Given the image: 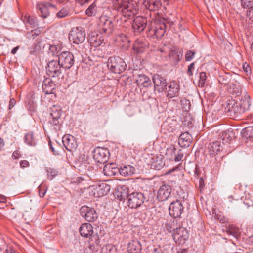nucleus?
<instances>
[{
	"instance_id": "obj_35",
	"label": "nucleus",
	"mask_w": 253,
	"mask_h": 253,
	"mask_svg": "<svg viewBox=\"0 0 253 253\" xmlns=\"http://www.w3.org/2000/svg\"><path fill=\"white\" fill-rule=\"evenodd\" d=\"M226 232L228 234L233 236L235 238H238L240 235L239 228L233 225H229L227 228Z\"/></svg>"
},
{
	"instance_id": "obj_8",
	"label": "nucleus",
	"mask_w": 253,
	"mask_h": 253,
	"mask_svg": "<svg viewBox=\"0 0 253 253\" xmlns=\"http://www.w3.org/2000/svg\"><path fill=\"white\" fill-rule=\"evenodd\" d=\"M184 120L182 119V121ZM183 124L180 126L176 120H172L170 121H167L162 125V131L166 134L175 131L176 133L182 132Z\"/></svg>"
},
{
	"instance_id": "obj_14",
	"label": "nucleus",
	"mask_w": 253,
	"mask_h": 253,
	"mask_svg": "<svg viewBox=\"0 0 253 253\" xmlns=\"http://www.w3.org/2000/svg\"><path fill=\"white\" fill-rule=\"evenodd\" d=\"M81 215L88 222H93L98 218L96 211L86 206H82L80 210Z\"/></svg>"
},
{
	"instance_id": "obj_15",
	"label": "nucleus",
	"mask_w": 253,
	"mask_h": 253,
	"mask_svg": "<svg viewBox=\"0 0 253 253\" xmlns=\"http://www.w3.org/2000/svg\"><path fill=\"white\" fill-rule=\"evenodd\" d=\"M153 82L154 88L159 92L163 91L167 89V82L166 79L159 74H155L153 77Z\"/></svg>"
},
{
	"instance_id": "obj_30",
	"label": "nucleus",
	"mask_w": 253,
	"mask_h": 253,
	"mask_svg": "<svg viewBox=\"0 0 253 253\" xmlns=\"http://www.w3.org/2000/svg\"><path fill=\"white\" fill-rule=\"evenodd\" d=\"M136 82L138 85L147 87L151 84V81L150 79L145 75H138Z\"/></svg>"
},
{
	"instance_id": "obj_59",
	"label": "nucleus",
	"mask_w": 253,
	"mask_h": 253,
	"mask_svg": "<svg viewBox=\"0 0 253 253\" xmlns=\"http://www.w3.org/2000/svg\"><path fill=\"white\" fill-rule=\"evenodd\" d=\"M12 157L14 159H18L21 157V154L19 151H15L12 154Z\"/></svg>"
},
{
	"instance_id": "obj_50",
	"label": "nucleus",
	"mask_w": 253,
	"mask_h": 253,
	"mask_svg": "<svg viewBox=\"0 0 253 253\" xmlns=\"http://www.w3.org/2000/svg\"><path fill=\"white\" fill-rule=\"evenodd\" d=\"M50 115L54 120V122L57 121L59 118H60L61 116L60 112H51L50 113ZM57 123L54 122V124H57Z\"/></svg>"
},
{
	"instance_id": "obj_54",
	"label": "nucleus",
	"mask_w": 253,
	"mask_h": 253,
	"mask_svg": "<svg viewBox=\"0 0 253 253\" xmlns=\"http://www.w3.org/2000/svg\"><path fill=\"white\" fill-rule=\"evenodd\" d=\"M195 63L194 62L191 63L188 67L187 74L191 76L193 75V71L194 70Z\"/></svg>"
},
{
	"instance_id": "obj_20",
	"label": "nucleus",
	"mask_w": 253,
	"mask_h": 253,
	"mask_svg": "<svg viewBox=\"0 0 253 253\" xmlns=\"http://www.w3.org/2000/svg\"><path fill=\"white\" fill-rule=\"evenodd\" d=\"M55 82L49 78L45 79L42 85L43 91L47 94H53L56 86Z\"/></svg>"
},
{
	"instance_id": "obj_9",
	"label": "nucleus",
	"mask_w": 253,
	"mask_h": 253,
	"mask_svg": "<svg viewBox=\"0 0 253 253\" xmlns=\"http://www.w3.org/2000/svg\"><path fill=\"white\" fill-rule=\"evenodd\" d=\"M58 61L62 68L69 69L74 63V57L71 52L64 51L58 55Z\"/></svg>"
},
{
	"instance_id": "obj_61",
	"label": "nucleus",
	"mask_w": 253,
	"mask_h": 253,
	"mask_svg": "<svg viewBox=\"0 0 253 253\" xmlns=\"http://www.w3.org/2000/svg\"><path fill=\"white\" fill-rule=\"evenodd\" d=\"M77 2L80 4L81 5L88 2L89 0H77Z\"/></svg>"
},
{
	"instance_id": "obj_21",
	"label": "nucleus",
	"mask_w": 253,
	"mask_h": 253,
	"mask_svg": "<svg viewBox=\"0 0 253 253\" xmlns=\"http://www.w3.org/2000/svg\"><path fill=\"white\" fill-rule=\"evenodd\" d=\"M166 89L168 92L167 96L171 98L178 95L180 86L176 82L172 81L169 83Z\"/></svg>"
},
{
	"instance_id": "obj_31",
	"label": "nucleus",
	"mask_w": 253,
	"mask_h": 253,
	"mask_svg": "<svg viewBox=\"0 0 253 253\" xmlns=\"http://www.w3.org/2000/svg\"><path fill=\"white\" fill-rule=\"evenodd\" d=\"M234 137L233 130L231 128L228 129L220 134V138L223 144L228 143Z\"/></svg>"
},
{
	"instance_id": "obj_28",
	"label": "nucleus",
	"mask_w": 253,
	"mask_h": 253,
	"mask_svg": "<svg viewBox=\"0 0 253 253\" xmlns=\"http://www.w3.org/2000/svg\"><path fill=\"white\" fill-rule=\"evenodd\" d=\"M127 251L128 253H139L141 251V245L139 241L132 240L127 244Z\"/></svg>"
},
{
	"instance_id": "obj_57",
	"label": "nucleus",
	"mask_w": 253,
	"mask_h": 253,
	"mask_svg": "<svg viewBox=\"0 0 253 253\" xmlns=\"http://www.w3.org/2000/svg\"><path fill=\"white\" fill-rule=\"evenodd\" d=\"M182 166L180 164L176 166V167L172 168L171 169H169V171L168 172V173H171L173 172V171H180L181 169Z\"/></svg>"
},
{
	"instance_id": "obj_64",
	"label": "nucleus",
	"mask_w": 253,
	"mask_h": 253,
	"mask_svg": "<svg viewBox=\"0 0 253 253\" xmlns=\"http://www.w3.org/2000/svg\"><path fill=\"white\" fill-rule=\"evenodd\" d=\"M80 253H89L88 250L86 248H84L81 250Z\"/></svg>"
},
{
	"instance_id": "obj_10",
	"label": "nucleus",
	"mask_w": 253,
	"mask_h": 253,
	"mask_svg": "<svg viewBox=\"0 0 253 253\" xmlns=\"http://www.w3.org/2000/svg\"><path fill=\"white\" fill-rule=\"evenodd\" d=\"M173 238L175 243L183 244L188 239L187 230L184 227H179L173 229Z\"/></svg>"
},
{
	"instance_id": "obj_33",
	"label": "nucleus",
	"mask_w": 253,
	"mask_h": 253,
	"mask_svg": "<svg viewBox=\"0 0 253 253\" xmlns=\"http://www.w3.org/2000/svg\"><path fill=\"white\" fill-rule=\"evenodd\" d=\"M101 8L97 7L94 3L91 4L86 10L85 13L88 16H99Z\"/></svg>"
},
{
	"instance_id": "obj_47",
	"label": "nucleus",
	"mask_w": 253,
	"mask_h": 253,
	"mask_svg": "<svg viewBox=\"0 0 253 253\" xmlns=\"http://www.w3.org/2000/svg\"><path fill=\"white\" fill-rule=\"evenodd\" d=\"M207 78L205 72H201L199 75V86H203L204 85Z\"/></svg>"
},
{
	"instance_id": "obj_55",
	"label": "nucleus",
	"mask_w": 253,
	"mask_h": 253,
	"mask_svg": "<svg viewBox=\"0 0 253 253\" xmlns=\"http://www.w3.org/2000/svg\"><path fill=\"white\" fill-rule=\"evenodd\" d=\"M243 68L244 72L246 73L247 75H249L251 73V67L248 64L245 63L243 65Z\"/></svg>"
},
{
	"instance_id": "obj_19",
	"label": "nucleus",
	"mask_w": 253,
	"mask_h": 253,
	"mask_svg": "<svg viewBox=\"0 0 253 253\" xmlns=\"http://www.w3.org/2000/svg\"><path fill=\"white\" fill-rule=\"evenodd\" d=\"M94 195L96 197H102L107 195L110 190V186L105 182L98 184L93 188Z\"/></svg>"
},
{
	"instance_id": "obj_23",
	"label": "nucleus",
	"mask_w": 253,
	"mask_h": 253,
	"mask_svg": "<svg viewBox=\"0 0 253 253\" xmlns=\"http://www.w3.org/2000/svg\"><path fill=\"white\" fill-rule=\"evenodd\" d=\"M143 5L151 11L158 10L161 7V2L160 0H144Z\"/></svg>"
},
{
	"instance_id": "obj_51",
	"label": "nucleus",
	"mask_w": 253,
	"mask_h": 253,
	"mask_svg": "<svg viewBox=\"0 0 253 253\" xmlns=\"http://www.w3.org/2000/svg\"><path fill=\"white\" fill-rule=\"evenodd\" d=\"M38 188L39 196L41 197H43L44 196L46 191L45 186L42 184L39 186Z\"/></svg>"
},
{
	"instance_id": "obj_43",
	"label": "nucleus",
	"mask_w": 253,
	"mask_h": 253,
	"mask_svg": "<svg viewBox=\"0 0 253 253\" xmlns=\"http://www.w3.org/2000/svg\"><path fill=\"white\" fill-rule=\"evenodd\" d=\"M46 172L47 173V176L48 178H49L50 180H52L53 178H54L56 175L58 174V171L56 169L48 168L46 169Z\"/></svg>"
},
{
	"instance_id": "obj_37",
	"label": "nucleus",
	"mask_w": 253,
	"mask_h": 253,
	"mask_svg": "<svg viewBox=\"0 0 253 253\" xmlns=\"http://www.w3.org/2000/svg\"><path fill=\"white\" fill-rule=\"evenodd\" d=\"M113 25L112 21L111 19L108 22L103 25L100 29L102 30L103 33L108 35L110 34L113 31Z\"/></svg>"
},
{
	"instance_id": "obj_5",
	"label": "nucleus",
	"mask_w": 253,
	"mask_h": 253,
	"mask_svg": "<svg viewBox=\"0 0 253 253\" xmlns=\"http://www.w3.org/2000/svg\"><path fill=\"white\" fill-rule=\"evenodd\" d=\"M148 33L155 38H162L166 32V26L163 21L156 20L148 25Z\"/></svg>"
},
{
	"instance_id": "obj_41",
	"label": "nucleus",
	"mask_w": 253,
	"mask_h": 253,
	"mask_svg": "<svg viewBox=\"0 0 253 253\" xmlns=\"http://www.w3.org/2000/svg\"><path fill=\"white\" fill-rule=\"evenodd\" d=\"M180 109L182 111H189L191 109V103L190 101L186 98H183L180 100Z\"/></svg>"
},
{
	"instance_id": "obj_34",
	"label": "nucleus",
	"mask_w": 253,
	"mask_h": 253,
	"mask_svg": "<svg viewBox=\"0 0 253 253\" xmlns=\"http://www.w3.org/2000/svg\"><path fill=\"white\" fill-rule=\"evenodd\" d=\"M24 141L28 145L34 146L37 144V139L33 132H28L25 135Z\"/></svg>"
},
{
	"instance_id": "obj_11",
	"label": "nucleus",
	"mask_w": 253,
	"mask_h": 253,
	"mask_svg": "<svg viewBox=\"0 0 253 253\" xmlns=\"http://www.w3.org/2000/svg\"><path fill=\"white\" fill-rule=\"evenodd\" d=\"M61 67H62V66L58 60H52L48 62L46 69L47 73L50 77L55 78L61 75Z\"/></svg>"
},
{
	"instance_id": "obj_32",
	"label": "nucleus",
	"mask_w": 253,
	"mask_h": 253,
	"mask_svg": "<svg viewBox=\"0 0 253 253\" xmlns=\"http://www.w3.org/2000/svg\"><path fill=\"white\" fill-rule=\"evenodd\" d=\"M21 20L26 26L35 28L38 25V22L35 17H31L29 15L25 14L21 16Z\"/></svg>"
},
{
	"instance_id": "obj_16",
	"label": "nucleus",
	"mask_w": 253,
	"mask_h": 253,
	"mask_svg": "<svg viewBox=\"0 0 253 253\" xmlns=\"http://www.w3.org/2000/svg\"><path fill=\"white\" fill-rule=\"evenodd\" d=\"M147 24V20L145 17L137 16L133 20L132 27L135 32L140 33L145 29Z\"/></svg>"
},
{
	"instance_id": "obj_22",
	"label": "nucleus",
	"mask_w": 253,
	"mask_h": 253,
	"mask_svg": "<svg viewBox=\"0 0 253 253\" xmlns=\"http://www.w3.org/2000/svg\"><path fill=\"white\" fill-rule=\"evenodd\" d=\"M55 6L49 3H38L37 5L36 8L39 14L42 18H47L49 14V7H54Z\"/></svg>"
},
{
	"instance_id": "obj_27",
	"label": "nucleus",
	"mask_w": 253,
	"mask_h": 253,
	"mask_svg": "<svg viewBox=\"0 0 253 253\" xmlns=\"http://www.w3.org/2000/svg\"><path fill=\"white\" fill-rule=\"evenodd\" d=\"M118 169L115 164L108 163L104 166L103 172L106 176H112L116 175Z\"/></svg>"
},
{
	"instance_id": "obj_3",
	"label": "nucleus",
	"mask_w": 253,
	"mask_h": 253,
	"mask_svg": "<svg viewBox=\"0 0 253 253\" xmlns=\"http://www.w3.org/2000/svg\"><path fill=\"white\" fill-rule=\"evenodd\" d=\"M128 191V188L125 187L122 189V191H120V196L122 199L127 198L128 206L129 208L132 209L139 207L145 200L143 194L137 192L129 194Z\"/></svg>"
},
{
	"instance_id": "obj_38",
	"label": "nucleus",
	"mask_w": 253,
	"mask_h": 253,
	"mask_svg": "<svg viewBox=\"0 0 253 253\" xmlns=\"http://www.w3.org/2000/svg\"><path fill=\"white\" fill-rule=\"evenodd\" d=\"M113 25L112 21L111 19L108 22L103 25L100 29L102 30L103 33L108 35L110 34L113 31Z\"/></svg>"
},
{
	"instance_id": "obj_36",
	"label": "nucleus",
	"mask_w": 253,
	"mask_h": 253,
	"mask_svg": "<svg viewBox=\"0 0 253 253\" xmlns=\"http://www.w3.org/2000/svg\"><path fill=\"white\" fill-rule=\"evenodd\" d=\"M133 46L134 50L139 53L143 51L145 44L141 40H137L135 41Z\"/></svg>"
},
{
	"instance_id": "obj_46",
	"label": "nucleus",
	"mask_w": 253,
	"mask_h": 253,
	"mask_svg": "<svg viewBox=\"0 0 253 253\" xmlns=\"http://www.w3.org/2000/svg\"><path fill=\"white\" fill-rule=\"evenodd\" d=\"M69 13V10L66 8H62L56 14L58 18H63L67 16Z\"/></svg>"
},
{
	"instance_id": "obj_49",
	"label": "nucleus",
	"mask_w": 253,
	"mask_h": 253,
	"mask_svg": "<svg viewBox=\"0 0 253 253\" xmlns=\"http://www.w3.org/2000/svg\"><path fill=\"white\" fill-rule=\"evenodd\" d=\"M195 54V52L193 50H188L185 55V60L187 61L192 60Z\"/></svg>"
},
{
	"instance_id": "obj_26",
	"label": "nucleus",
	"mask_w": 253,
	"mask_h": 253,
	"mask_svg": "<svg viewBox=\"0 0 253 253\" xmlns=\"http://www.w3.org/2000/svg\"><path fill=\"white\" fill-rule=\"evenodd\" d=\"M88 242L89 248L92 252H97L100 249V239L97 234H93L91 236Z\"/></svg>"
},
{
	"instance_id": "obj_53",
	"label": "nucleus",
	"mask_w": 253,
	"mask_h": 253,
	"mask_svg": "<svg viewBox=\"0 0 253 253\" xmlns=\"http://www.w3.org/2000/svg\"><path fill=\"white\" fill-rule=\"evenodd\" d=\"M40 34V31L39 30H35L34 31L32 30L29 33V35L28 36V37L31 38H35L36 37L38 36Z\"/></svg>"
},
{
	"instance_id": "obj_40",
	"label": "nucleus",
	"mask_w": 253,
	"mask_h": 253,
	"mask_svg": "<svg viewBox=\"0 0 253 253\" xmlns=\"http://www.w3.org/2000/svg\"><path fill=\"white\" fill-rule=\"evenodd\" d=\"M101 253H116V248L112 244H106L102 248Z\"/></svg>"
},
{
	"instance_id": "obj_18",
	"label": "nucleus",
	"mask_w": 253,
	"mask_h": 253,
	"mask_svg": "<svg viewBox=\"0 0 253 253\" xmlns=\"http://www.w3.org/2000/svg\"><path fill=\"white\" fill-rule=\"evenodd\" d=\"M171 192V187L169 185L164 184L159 188L157 192V198L161 201L167 200Z\"/></svg>"
},
{
	"instance_id": "obj_24",
	"label": "nucleus",
	"mask_w": 253,
	"mask_h": 253,
	"mask_svg": "<svg viewBox=\"0 0 253 253\" xmlns=\"http://www.w3.org/2000/svg\"><path fill=\"white\" fill-rule=\"evenodd\" d=\"M79 231L82 236L89 238L93 234V227L90 223H84L80 227Z\"/></svg>"
},
{
	"instance_id": "obj_2",
	"label": "nucleus",
	"mask_w": 253,
	"mask_h": 253,
	"mask_svg": "<svg viewBox=\"0 0 253 253\" xmlns=\"http://www.w3.org/2000/svg\"><path fill=\"white\" fill-rule=\"evenodd\" d=\"M183 127L179 137L178 143L182 147H188L192 142V137L188 131L187 128H191L194 126V120L188 112H183Z\"/></svg>"
},
{
	"instance_id": "obj_60",
	"label": "nucleus",
	"mask_w": 253,
	"mask_h": 253,
	"mask_svg": "<svg viewBox=\"0 0 253 253\" xmlns=\"http://www.w3.org/2000/svg\"><path fill=\"white\" fill-rule=\"evenodd\" d=\"M16 104V101L14 98L10 99L9 104V109H12Z\"/></svg>"
},
{
	"instance_id": "obj_44",
	"label": "nucleus",
	"mask_w": 253,
	"mask_h": 253,
	"mask_svg": "<svg viewBox=\"0 0 253 253\" xmlns=\"http://www.w3.org/2000/svg\"><path fill=\"white\" fill-rule=\"evenodd\" d=\"M111 19L106 15H101L99 18L98 25L100 28L102 27L103 25H105L107 22H108Z\"/></svg>"
},
{
	"instance_id": "obj_48",
	"label": "nucleus",
	"mask_w": 253,
	"mask_h": 253,
	"mask_svg": "<svg viewBox=\"0 0 253 253\" xmlns=\"http://www.w3.org/2000/svg\"><path fill=\"white\" fill-rule=\"evenodd\" d=\"M241 2L244 8H252L253 7V0H241Z\"/></svg>"
},
{
	"instance_id": "obj_4",
	"label": "nucleus",
	"mask_w": 253,
	"mask_h": 253,
	"mask_svg": "<svg viewBox=\"0 0 253 253\" xmlns=\"http://www.w3.org/2000/svg\"><path fill=\"white\" fill-rule=\"evenodd\" d=\"M107 67L112 72L119 74L125 71L126 64L122 58L115 56L108 59Z\"/></svg>"
},
{
	"instance_id": "obj_56",
	"label": "nucleus",
	"mask_w": 253,
	"mask_h": 253,
	"mask_svg": "<svg viewBox=\"0 0 253 253\" xmlns=\"http://www.w3.org/2000/svg\"><path fill=\"white\" fill-rule=\"evenodd\" d=\"M230 114L229 116L232 117L233 119H240V118L238 116L239 114H240V112H229Z\"/></svg>"
},
{
	"instance_id": "obj_7",
	"label": "nucleus",
	"mask_w": 253,
	"mask_h": 253,
	"mask_svg": "<svg viewBox=\"0 0 253 253\" xmlns=\"http://www.w3.org/2000/svg\"><path fill=\"white\" fill-rule=\"evenodd\" d=\"M145 162L150 169L157 170H160L165 165L162 155H149L145 158Z\"/></svg>"
},
{
	"instance_id": "obj_1",
	"label": "nucleus",
	"mask_w": 253,
	"mask_h": 253,
	"mask_svg": "<svg viewBox=\"0 0 253 253\" xmlns=\"http://www.w3.org/2000/svg\"><path fill=\"white\" fill-rule=\"evenodd\" d=\"M113 9L125 18H130L136 14L138 10L136 2L128 0H114Z\"/></svg>"
},
{
	"instance_id": "obj_58",
	"label": "nucleus",
	"mask_w": 253,
	"mask_h": 253,
	"mask_svg": "<svg viewBox=\"0 0 253 253\" xmlns=\"http://www.w3.org/2000/svg\"><path fill=\"white\" fill-rule=\"evenodd\" d=\"M29 165V162L27 160H22L20 163V166L21 168L28 167Z\"/></svg>"
},
{
	"instance_id": "obj_6",
	"label": "nucleus",
	"mask_w": 253,
	"mask_h": 253,
	"mask_svg": "<svg viewBox=\"0 0 253 253\" xmlns=\"http://www.w3.org/2000/svg\"><path fill=\"white\" fill-rule=\"evenodd\" d=\"M86 34L84 29L81 27L72 28L69 34V39L75 44L83 43L85 39Z\"/></svg>"
},
{
	"instance_id": "obj_17",
	"label": "nucleus",
	"mask_w": 253,
	"mask_h": 253,
	"mask_svg": "<svg viewBox=\"0 0 253 253\" xmlns=\"http://www.w3.org/2000/svg\"><path fill=\"white\" fill-rule=\"evenodd\" d=\"M62 142L67 150L69 151L75 150L78 146L74 137L71 135H64L62 138Z\"/></svg>"
},
{
	"instance_id": "obj_62",
	"label": "nucleus",
	"mask_w": 253,
	"mask_h": 253,
	"mask_svg": "<svg viewBox=\"0 0 253 253\" xmlns=\"http://www.w3.org/2000/svg\"><path fill=\"white\" fill-rule=\"evenodd\" d=\"M4 146V142L1 138H0V151L1 150Z\"/></svg>"
},
{
	"instance_id": "obj_25",
	"label": "nucleus",
	"mask_w": 253,
	"mask_h": 253,
	"mask_svg": "<svg viewBox=\"0 0 253 253\" xmlns=\"http://www.w3.org/2000/svg\"><path fill=\"white\" fill-rule=\"evenodd\" d=\"M222 146L219 141L210 143L207 147L209 154L211 157L215 156L221 151Z\"/></svg>"
},
{
	"instance_id": "obj_12",
	"label": "nucleus",
	"mask_w": 253,
	"mask_h": 253,
	"mask_svg": "<svg viewBox=\"0 0 253 253\" xmlns=\"http://www.w3.org/2000/svg\"><path fill=\"white\" fill-rule=\"evenodd\" d=\"M184 207L181 202L176 200L171 202L169 207V213L173 218L180 217L183 212Z\"/></svg>"
},
{
	"instance_id": "obj_39",
	"label": "nucleus",
	"mask_w": 253,
	"mask_h": 253,
	"mask_svg": "<svg viewBox=\"0 0 253 253\" xmlns=\"http://www.w3.org/2000/svg\"><path fill=\"white\" fill-rule=\"evenodd\" d=\"M241 134L243 137L247 139L253 137V127L248 126L243 129Z\"/></svg>"
},
{
	"instance_id": "obj_29",
	"label": "nucleus",
	"mask_w": 253,
	"mask_h": 253,
	"mask_svg": "<svg viewBox=\"0 0 253 253\" xmlns=\"http://www.w3.org/2000/svg\"><path fill=\"white\" fill-rule=\"evenodd\" d=\"M118 172L123 176H130L135 173V169L134 167L129 165H125L119 168Z\"/></svg>"
},
{
	"instance_id": "obj_45",
	"label": "nucleus",
	"mask_w": 253,
	"mask_h": 253,
	"mask_svg": "<svg viewBox=\"0 0 253 253\" xmlns=\"http://www.w3.org/2000/svg\"><path fill=\"white\" fill-rule=\"evenodd\" d=\"M117 40L118 41H122L124 43L123 46H128L129 41L125 35L123 34L120 35L119 37L118 38Z\"/></svg>"
},
{
	"instance_id": "obj_52",
	"label": "nucleus",
	"mask_w": 253,
	"mask_h": 253,
	"mask_svg": "<svg viewBox=\"0 0 253 253\" xmlns=\"http://www.w3.org/2000/svg\"><path fill=\"white\" fill-rule=\"evenodd\" d=\"M183 157V153L181 150H179L175 154V156L173 158V160L175 162H179L182 160Z\"/></svg>"
},
{
	"instance_id": "obj_13",
	"label": "nucleus",
	"mask_w": 253,
	"mask_h": 253,
	"mask_svg": "<svg viewBox=\"0 0 253 253\" xmlns=\"http://www.w3.org/2000/svg\"><path fill=\"white\" fill-rule=\"evenodd\" d=\"M109 154V152L107 149L98 147L93 151V157L96 162L104 164L107 162Z\"/></svg>"
},
{
	"instance_id": "obj_63",
	"label": "nucleus",
	"mask_w": 253,
	"mask_h": 253,
	"mask_svg": "<svg viewBox=\"0 0 253 253\" xmlns=\"http://www.w3.org/2000/svg\"><path fill=\"white\" fill-rule=\"evenodd\" d=\"M19 49V46H16L15 47H14L12 50H11V53L12 54H15L17 51L18 50V49Z\"/></svg>"
},
{
	"instance_id": "obj_42",
	"label": "nucleus",
	"mask_w": 253,
	"mask_h": 253,
	"mask_svg": "<svg viewBox=\"0 0 253 253\" xmlns=\"http://www.w3.org/2000/svg\"><path fill=\"white\" fill-rule=\"evenodd\" d=\"M176 153V149L174 146H171L167 149L166 155L170 159H173Z\"/></svg>"
}]
</instances>
